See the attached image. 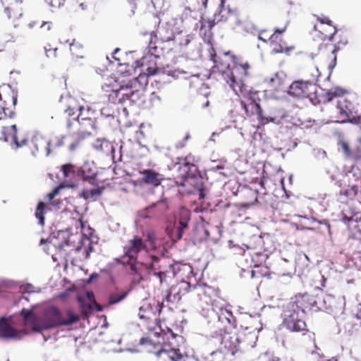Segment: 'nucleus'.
<instances>
[{"label": "nucleus", "mask_w": 361, "mask_h": 361, "mask_svg": "<svg viewBox=\"0 0 361 361\" xmlns=\"http://www.w3.org/2000/svg\"><path fill=\"white\" fill-rule=\"evenodd\" d=\"M123 264H128L130 270L140 274L142 270H156L160 258L149 255V250L146 241L140 235H134L124 246V253L118 260Z\"/></svg>", "instance_id": "nucleus-1"}, {"label": "nucleus", "mask_w": 361, "mask_h": 361, "mask_svg": "<svg viewBox=\"0 0 361 361\" xmlns=\"http://www.w3.org/2000/svg\"><path fill=\"white\" fill-rule=\"evenodd\" d=\"M162 308L163 302L155 299L145 301L139 309V317L142 322V325L149 331L154 332L156 336H166L167 339L169 338L170 336L172 338H175L176 334L169 327L162 326L161 323L164 322V319H162V320L158 319Z\"/></svg>", "instance_id": "nucleus-2"}, {"label": "nucleus", "mask_w": 361, "mask_h": 361, "mask_svg": "<svg viewBox=\"0 0 361 361\" xmlns=\"http://www.w3.org/2000/svg\"><path fill=\"white\" fill-rule=\"evenodd\" d=\"M20 314L26 324H30L34 331L40 332L44 329L62 326L68 322L62 320V312L55 306L48 307L42 319L38 318L32 310L23 309Z\"/></svg>", "instance_id": "nucleus-3"}, {"label": "nucleus", "mask_w": 361, "mask_h": 361, "mask_svg": "<svg viewBox=\"0 0 361 361\" xmlns=\"http://www.w3.org/2000/svg\"><path fill=\"white\" fill-rule=\"evenodd\" d=\"M233 68L227 74V83L236 94H243L246 92L244 80L249 75L250 65L243 59L233 56Z\"/></svg>", "instance_id": "nucleus-4"}, {"label": "nucleus", "mask_w": 361, "mask_h": 361, "mask_svg": "<svg viewBox=\"0 0 361 361\" xmlns=\"http://www.w3.org/2000/svg\"><path fill=\"white\" fill-rule=\"evenodd\" d=\"M307 74L310 75V78L307 80H295L288 87V94L290 96L298 99H304L310 97L315 91L314 82L320 76V73L317 66L311 65L306 68Z\"/></svg>", "instance_id": "nucleus-5"}, {"label": "nucleus", "mask_w": 361, "mask_h": 361, "mask_svg": "<svg viewBox=\"0 0 361 361\" xmlns=\"http://www.w3.org/2000/svg\"><path fill=\"white\" fill-rule=\"evenodd\" d=\"M304 314L296 305L287 304L282 314L283 326L291 332H302L305 334L307 329Z\"/></svg>", "instance_id": "nucleus-6"}, {"label": "nucleus", "mask_w": 361, "mask_h": 361, "mask_svg": "<svg viewBox=\"0 0 361 361\" xmlns=\"http://www.w3.org/2000/svg\"><path fill=\"white\" fill-rule=\"evenodd\" d=\"M191 294L197 305L202 310L210 307L214 308V302L218 293L213 287L204 283L197 284L191 290Z\"/></svg>", "instance_id": "nucleus-7"}, {"label": "nucleus", "mask_w": 361, "mask_h": 361, "mask_svg": "<svg viewBox=\"0 0 361 361\" xmlns=\"http://www.w3.org/2000/svg\"><path fill=\"white\" fill-rule=\"evenodd\" d=\"M257 92L248 90L246 86V92L241 94L244 99L240 100V105L245 111V114L247 116H251L254 114L257 115L258 120L264 123L269 121L268 118L264 117L262 114V110L259 103L256 99ZM240 96V94H238Z\"/></svg>", "instance_id": "nucleus-8"}, {"label": "nucleus", "mask_w": 361, "mask_h": 361, "mask_svg": "<svg viewBox=\"0 0 361 361\" xmlns=\"http://www.w3.org/2000/svg\"><path fill=\"white\" fill-rule=\"evenodd\" d=\"M213 310L216 312L217 316V320L214 324V333L216 335L235 330L236 320L231 310L224 307H220L218 310L214 308Z\"/></svg>", "instance_id": "nucleus-9"}, {"label": "nucleus", "mask_w": 361, "mask_h": 361, "mask_svg": "<svg viewBox=\"0 0 361 361\" xmlns=\"http://www.w3.org/2000/svg\"><path fill=\"white\" fill-rule=\"evenodd\" d=\"M288 25V21L286 20L284 23L274 29V32L270 37V47L272 52L274 54H288L290 51L295 49L294 46H290L283 38V33L286 32Z\"/></svg>", "instance_id": "nucleus-10"}, {"label": "nucleus", "mask_w": 361, "mask_h": 361, "mask_svg": "<svg viewBox=\"0 0 361 361\" xmlns=\"http://www.w3.org/2000/svg\"><path fill=\"white\" fill-rule=\"evenodd\" d=\"M197 160L195 157L191 154H188L184 157H178L176 166H178L179 176L182 178L179 185L184 186V181L189 178L194 177L197 171V166L195 163Z\"/></svg>", "instance_id": "nucleus-11"}, {"label": "nucleus", "mask_w": 361, "mask_h": 361, "mask_svg": "<svg viewBox=\"0 0 361 361\" xmlns=\"http://www.w3.org/2000/svg\"><path fill=\"white\" fill-rule=\"evenodd\" d=\"M221 338V348L225 353L234 355L237 352L241 350L242 345L239 333L235 330L218 335Z\"/></svg>", "instance_id": "nucleus-12"}, {"label": "nucleus", "mask_w": 361, "mask_h": 361, "mask_svg": "<svg viewBox=\"0 0 361 361\" xmlns=\"http://www.w3.org/2000/svg\"><path fill=\"white\" fill-rule=\"evenodd\" d=\"M66 136H57L49 141H46L43 139H34L30 141L29 146L30 148L35 147L36 151L39 150V147L44 148L46 154L48 156L53 152H55L58 149L64 146Z\"/></svg>", "instance_id": "nucleus-13"}, {"label": "nucleus", "mask_w": 361, "mask_h": 361, "mask_svg": "<svg viewBox=\"0 0 361 361\" xmlns=\"http://www.w3.org/2000/svg\"><path fill=\"white\" fill-rule=\"evenodd\" d=\"M4 13L9 20H16L23 14V0H1Z\"/></svg>", "instance_id": "nucleus-14"}, {"label": "nucleus", "mask_w": 361, "mask_h": 361, "mask_svg": "<svg viewBox=\"0 0 361 361\" xmlns=\"http://www.w3.org/2000/svg\"><path fill=\"white\" fill-rule=\"evenodd\" d=\"M2 139L6 142L14 143L16 147H20L27 145L30 142L25 137L19 138L17 135V128L15 124L9 126H3L1 129Z\"/></svg>", "instance_id": "nucleus-15"}, {"label": "nucleus", "mask_w": 361, "mask_h": 361, "mask_svg": "<svg viewBox=\"0 0 361 361\" xmlns=\"http://www.w3.org/2000/svg\"><path fill=\"white\" fill-rule=\"evenodd\" d=\"M168 209L167 204L164 201H158L139 212L142 219L157 218L163 215Z\"/></svg>", "instance_id": "nucleus-16"}, {"label": "nucleus", "mask_w": 361, "mask_h": 361, "mask_svg": "<svg viewBox=\"0 0 361 361\" xmlns=\"http://www.w3.org/2000/svg\"><path fill=\"white\" fill-rule=\"evenodd\" d=\"M140 37L141 40L147 45V48L148 53L150 54V58H158L159 52L157 46V42H158L157 31L142 32L140 33Z\"/></svg>", "instance_id": "nucleus-17"}, {"label": "nucleus", "mask_w": 361, "mask_h": 361, "mask_svg": "<svg viewBox=\"0 0 361 361\" xmlns=\"http://www.w3.org/2000/svg\"><path fill=\"white\" fill-rule=\"evenodd\" d=\"M257 326H245V331L239 332L242 348H252L255 345L257 341Z\"/></svg>", "instance_id": "nucleus-18"}, {"label": "nucleus", "mask_w": 361, "mask_h": 361, "mask_svg": "<svg viewBox=\"0 0 361 361\" xmlns=\"http://www.w3.org/2000/svg\"><path fill=\"white\" fill-rule=\"evenodd\" d=\"M134 92L128 87L121 86L119 89H112L108 95L109 102L112 104H121L130 99Z\"/></svg>", "instance_id": "nucleus-19"}, {"label": "nucleus", "mask_w": 361, "mask_h": 361, "mask_svg": "<svg viewBox=\"0 0 361 361\" xmlns=\"http://www.w3.org/2000/svg\"><path fill=\"white\" fill-rule=\"evenodd\" d=\"M338 145L339 149L343 153L345 159L354 161H361V145L351 147L348 142L341 140Z\"/></svg>", "instance_id": "nucleus-20"}, {"label": "nucleus", "mask_w": 361, "mask_h": 361, "mask_svg": "<svg viewBox=\"0 0 361 361\" xmlns=\"http://www.w3.org/2000/svg\"><path fill=\"white\" fill-rule=\"evenodd\" d=\"M80 113L76 116L78 123L84 128L94 129L96 128V120L94 112L90 108L79 107Z\"/></svg>", "instance_id": "nucleus-21"}, {"label": "nucleus", "mask_w": 361, "mask_h": 361, "mask_svg": "<svg viewBox=\"0 0 361 361\" xmlns=\"http://www.w3.org/2000/svg\"><path fill=\"white\" fill-rule=\"evenodd\" d=\"M288 304L296 305L300 312L305 313L306 309H311L317 302L312 295L305 293L295 295Z\"/></svg>", "instance_id": "nucleus-22"}, {"label": "nucleus", "mask_w": 361, "mask_h": 361, "mask_svg": "<svg viewBox=\"0 0 361 361\" xmlns=\"http://www.w3.org/2000/svg\"><path fill=\"white\" fill-rule=\"evenodd\" d=\"M190 219V212L185 208L181 207L179 210L177 225H176V241L182 238L184 230L188 228Z\"/></svg>", "instance_id": "nucleus-23"}, {"label": "nucleus", "mask_w": 361, "mask_h": 361, "mask_svg": "<svg viewBox=\"0 0 361 361\" xmlns=\"http://www.w3.org/2000/svg\"><path fill=\"white\" fill-rule=\"evenodd\" d=\"M158 357L165 354L171 361H185L187 355H183L179 349L171 347V344L164 343L156 353Z\"/></svg>", "instance_id": "nucleus-24"}, {"label": "nucleus", "mask_w": 361, "mask_h": 361, "mask_svg": "<svg viewBox=\"0 0 361 361\" xmlns=\"http://www.w3.org/2000/svg\"><path fill=\"white\" fill-rule=\"evenodd\" d=\"M212 60L213 61L214 68H218L220 71L224 73L226 70H230L231 63H233V55L230 52H225L219 55L212 54Z\"/></svg>", "instance_id": "nucleus-25"}, {"label": "nucleus", "mask_w": 361, "mask_h": 361, "mask_svg": "<svg viewBox=\"0 0 361 361\" xmlns=\"http://www.w3.org/2000/svg\"><path fill=\"white\" fill-rule=\"evenodd\" d=\"M190 284L185 281H180L175 286H173L169 293L166 295V300H169L171 296L173 295L174 300H179L182 296L185 295L190 291Z\"/></svg>", "instance_id": "nucleus-26"}, {"label": "nucleus", "mask_w": 361, "mask_h": 361, "mask_svg": "<svg viewBox=\"0 0 361 361\" xmlns=\"http://www.w3.org/2000/svg\"><path fill=\"white\" fill-rule=\"evenodd\" d=\"M314 30L320 33L322 40H331L336 33V27L333 24H315Z\"/></svg>", "instance_id": "nucleus-27"}, {"label": "nucleus", "mask_w": 361, "mask_h": 361, "mask_svg": "<svg viewBox=\"0 0 361 361\" xmlns=\"http://www.w3.org/2000/svg\"><path fill=\"white\" fill-rule=\"evenodd\" d=\"M201 23V27L200 30V35L203 36L204 39L205 40H207L208 42L210 41V39L212 37V30L214 27V25L218 23L217 20H216V17L214 15L213 19H202L200 21Z\"/></svg>", "instance_id": "nucleus-28"}, {"label": "nucleus", "mask_w": 361, "mask_h": 361, "mask_svg": "<svg viewBox=\"0 0 361 361\" xmlns=\"http://www.w3.org/2000/svg\"><path fill=\"white\" fill-rule=\"evenodd\" d=\"M338 49L336 47H329L327 45H324V47L320 48V51L322 54H326V59L325 61V65L329 70H332L336 65V52Z\"/></svg>", "instance_id": "nucleus-29"}, {"label": "nucleus", "mask_w": 361, "mask_h": 361, "mask_svg": "<svg viewBox=\"0 0 361 361\" xmlns=\"http://www.w3.org/2000/svg\"><path fill=\"white\" fill-rule=\"evenodd\" d=\"M142 175V180L146 184L152 185L154 187L161 184L160 174L153 170L146 169L140 172Z\"/></svg>", "instance_id": "nucleus-30"}, {"label": "nucleus", "mask_w": 361, "mask_h": 361, "mask_svg": "<svg viewBox=\"0 0 361 361\" xmlns=\"http://www.w3.org/2000/svg\"><path fill=\"white\" fill-rule=\"evenodd\" d=\"M0 337L5 338L18 337L17 331L4 317L0 319Z\"/></svg>", "instance_id": "nucleus-31"}, {"label": "nucleus", "mask_w": 361, "mask_h": 361, "mask_svg": "<svg viewBox=\"0 0 361 361\" xmlns=\"http://www.w3.org/2000/svg\"><path fill=\"white\" fill-rule=\"evenodd\" d=\"M270 91L279 92L286 88L285 78L278 73L267 81Z\"/></svg>", "instance_id": "nucleus-32"}, {"label": "nucleus", "mask_w": 361, "mask_h": 361, "mask_svg": "<svg viewBox=\"0 0 361 361\" xmlns=\"http://www.w3.org/2000/svg\"><path fill=\"white\" fill-rule=\"evenodd\" d=\"M216 17V20L217 22H231L232 23L235 24L237 18L235 13L231 12L230 10L221 8L218 13H215L214 14Z\"/></svg>", "instance_id": "nucleus-33"}, {"label": "nucleus", "mask_w": 361, "mask_h": 361, "mask_svg": "<svg viewBox=\"0 0 361 361\" xmlns=\"http://www.w3.org/2000/svg\"><path fill=\"white\" fill-rule=\"evenodd\" d=\"M78 301L80 305L81 314L85 318L89 317V316L92 314L94 306L97 307L98 311L102 310L100 306L97 304L95 301L92 302H87L81 297L78 298Z\"/></svg>", "instance_id": "nucleus-34"}, {"label": "nucleus", "mask_w": 361, "mask_h": 361, "mask_svg": "<svg viewBox=\"0 0 361 361\" xmlns=\"http://www.w3.org/2000/svg\"><path fill=\"white\" fill-rule=\"evenodd\" d=\"M337 109L340 117L343 119H349L352 114L351 103L348 102L345 99H340L337 102Z\"/></svg>", "instance_id": "nucleus-35"}, {"label": "nucleus", "mask_w": 361, "mask_h": 361, "mask_svg": "<svg viewBox=\"0 0 361 361\" xmlns=\"http://www.w3.org/2000/svg\"><path fill=\"white\" fill-rule=\"evenodd\" d=\"M258 192L257 190L250 188H246L243 192L245 201L243 205L249 207L257 202Z\"/></svg>", "instance_id": "nucleus-36"}, {"label": "nucleus", "mask_w": 361, "mask_h": 361, "mask_svg": "<svg viewBox=\"0 0 361 361\" xmlns=\"http://www.w3.org/2000/svg\"><path fill=\"white\" fill-rule=\"evenodd\" d=\"M62 320L68 322V324H62V326H68L78 322L80 316L72 308H68L62 312Z\"/></svg>", "instance_id": "nucleus-37"}, {"label": "nucleus", "mask_w": 361, "mask_h": 361, "mask_svg": "<svg viewBox=\"0 0 361 361\" xmlns=\"http://www.w3.org/2000/svg\"><path fill=\"white\" fill-rule=\"evenodd\" d=\"M45 207L46 205L44 202H39L37 204L36 211H35V216L39 221V224L41 226H44V214H45Z\"/></svg>", "instance_id": "nucleus-38"}, {"label": "nucleus", "mask_w": 361, "mask_h": 361, "mask_svg": "<svg viewBox=\"0 0 361 361\" xmlns=\"http://www.w3.org/2000/svg\"><path fill=\"white\" fill-rule=\"evenodd\" d=\"M343 221L347 225L348 230L352 232L353 235H355L356 232L354 230L360 226L357 219H354L353 218H348L345 216L343 219Z\"/></svg>", "instance_id": "nucleus-39"}, {"label": "nucleus", "mask_w": 361, "mask_h": 361, "mask_svg": "<svg viewBox=\"0 0 361 361\" xmlns=\"http://www.w3.org/2000/svg\"><path fill=\"white\" fill-rule=\"evenodd\" d=\"M157 264L158 263H156V267H159L158 269H156V270H146L147 271L149 272V271H154V275L157 276L159 279V282H160V284H163L164 283H167V271H161L160 269H161V266H157Z\"/></svg>", "instance_id": "nucleus-40"}, {"label": "nucleus", "mask_w": 361, "mask_h": 361, "mask_svg": "<svg viewBox=\"0 0 361 361\" xmlns=\"http://www.w3.org/2000/svg\"><path fill=\"white\" fill-rule=\"evenodd\" d=\"M82 46L78 42H75V40L73 39V42L70 44V50L73 55H75L77 57H82Z\"/></svg>", "instance_id": "nucleus-41"}, {"label": "nucleus", "mask_w": 361, "mask_h": 361, "mask_svg": "<svg viewBox=\"0 0 361 361\" xmlns=\"http://www.w3.org/2000/svg\"><path fill=\"white\" fill-rule=\"evenodd\" d=\"M127 294V292L111 294L109 298V304L113 305L119 302L126 297Z\"/></svg>", "instance_id": "nucleus-42"}, {"label": "nucleus", "mask_w": 361, "mask_h": 361, "mask_svg": "<svg viewBox=\"0 0 361 361\" xmlns=\"http://www.w3.org/2000/svg\"><path fill=\"white\" fill-rule=\"evenodd\" d=\"M156 239V235L154 232H147V238L145 240L146 241V243H149L152 250H155L157 248Z\"/></svg>", "instance_id": "nucleus-43"}, {"label": "nucleus", "mask_w": 361, "mask_h": 361, "mask_svg": "<svg viewBox=\"0 0 361 361\" xmlns=\"http://www.w3.org/2000/svg\"><path fill=\"white\" fill-rule=\"evenodd\" d=\"M58 48L51 47L50 44L44 47V51L48 58H56L57 57Z\"/></svg>", "instance_id": "nucleus-44"}, {"label": "nucleus", "mask_w": 361, "mask_h": 361, "mask_svg": "<svg viewBox=\"0 0 361 361\" xmlns=\"http://www.w3.org/2000/svg\"><path fill=\"white\" fill-rule=\"evenodd\" d=\"M197 104L202 109L207 107L209 104V102L207 99V95H200L197 98Z\"/></svg>", "instance_id": "nucleus-45"}, {"label": "nucleus", "mask_w": 361, "mask_h": 361, "mask_svg": "<svg viewBox=\"0 0 361 361\" xmlns=\"http://www.w3.org/2000/svg\"><path fill=\"white\" fill-rule=\"evenodd\" d=\"M74 166L71 164H64L61 166V171L64 175V177H68L71 173L75 172Z\"/></svg>", "instance_id": "nucleus-46"}, {"label": "nucleus", "mask_w": 361, "mask_h": 361, "mask_svg": "<svg viewBox=\"0 0 361 361\" xmlns=\"http://www.w3.org/2000/svg\"><path fill=\"white\" fill-rule=\"evenodd\" d=\"M271 35L269 34L267 30H262L259 32L258 39L264 42H269L270 43V37Z\"/></svg>", "instance_id": "nucleus-47"}, {"label": "nucleus", "mask_w": 361, "mask_h": 361, "mask_svg": "<svg viewBox=\"0 0 361 361\" xmlns=\"http://www.w3.org/2000/svg\"><path fill=\"white\" fill-rule=\"evenodd\" d=\"M51 7L54 8H60L65 3L66 0H44Z\"/></svg>", "instance_id": "nucleus-48"}, {"label": "nucleus", "mask_w": 361, "mask_h": 361, "mask_svg": "<svg viewBox=\"0 0 361 361\" xmlns=\"http://www.w3.org/2000/svg\"><path fill=\"white\" fill-rule=\"evenodd\" d=\"M357 191H358V188L357 186L356 185H353L352 187H350V188L347 189L344 194L345 195V196H347L348 198H350L352 199L353 197H354L357 193Z\"/></svg>", "instance_id": "nucleus-49"}, {"label": "nucleus", "mask_w": 361, "mask_h": 361, "mask_svg": "<svg viewBox=\"0 0 361 361\" xmlns=\"http://www.w3.org/2000/svg\"><path fill=\"white\" fill-rule=\"evenodd\" d=\"M255 322V320L252 318L251 317H247L243 321V324H240V328L242 329V331H245V326H254V323Z\"/></svg>", "instance_id": "nucleus-50"}, {"label": "nucleus", "mask_w": 361, "mask_h": 361, "mask_svg": "<svg viewBox=\"0 0 361 361\" xmlns=\"http://www.w3.org/2000/svg\"><path fill=\"white\" fill-rule=\"evenodd\" d=\"M102 190L100 189V188H97V189H92L90 191H87L86 193L87 195H85V198H88L90 197H94V196H99L102 194Z\"/></svg>", "instance_id": "nucleus-51"}, {"label": "nucleus", "mask_w": 361, "mask_h": 361, "mask_svg": "<svg viewBox=\"0 0 361 361\" xmlns=\"http://www.w3.org/2000/svg\"><path fill=\"white\" fill-rule=\"evenodd\" d=\"M96 176H97L96 174H93L92 176L84 175L83 179L92 185H97V180Z\"/></svg>", "instance_id": "nucleus-52"}, {"label": "nucleus", "mask_w": 361, "mask_h": 361, "mask_svg": "<svg viewBox=\"0 0 361 361\" xmlns=\"http://www.w3.org/2000/svg\"><path fill=\"white\" fill-rule=\"evenodd\" d=\"M81 139L77 138L70 145L69 150L73 152L75 151L80 145Z\"/></svg>", "instance_id": "nucleus-53"}, {"label": "nucleus", "mask_w": 361, "mask_h": 361, "mask_svg": "<svg viewBox=\"0 0 361 361\" xmlns=\"http://www.w3.org/2000/svg\"><path fill=\"white\" fill-rule=\"evenodd\" d=\"M317 20L318 21L317 24H333L332 21L326 16L317 17Z\"/></svg>", "instance_id": "nucleus-54"}, {"label": "nucleus", "mask_w": 361, "mask_h": 361, "mask_svg": "<svg viewBox=\"0 0 361 361\" xmlns=\"http://www.w3.org/2000/svg\"><path fill=\"white\" fill-rule=\"evenodd\" d=\"M144 70L146 71L147 74L149 75H154L158 71V68L156 66H148Z\"/></svg>", "instance_id": "nucleus-55"}, {"label": "nucleus", "mask_w": 361, "mask_h": 361, "mask_svg": "<svg viewBox=\"0 0 361 361\" xmlns=\"http://www.w3.org/2000/svg\"><path fill=\"white\" fill-rule=\"evenodd\" d=\"M59 189H60V188L57 187V188H54L52 192H49L47 195L49 202H51V200L54 199V197L59 193Z\"/></svg>", "instance_id": "nucleus-56"}, {"label": "nucleus", "mask_w": 361, "mask_h": 361, "mask_svg": "<svg viewBox=\"0 0 361 361\" xmlns=\"http://www.w3.org/2000/svg\"><path fill=\"white\" fill-rule=\"evenodd\" d=\"M77 111H79L78 109H75L74 107L69 106L66 109V113L68 114V116L71 117L73 116H75L76 114Z\"/></svg>", "instance_id": "nucleus-57"}, {"label": "nucleus", "mask_w": 361, "mask_h": 361, "mask_svg": "<svg viewBox=\"0 0 361 361\" xmlns=\"http://www.w3.org/2000/svg\"><path fill=\"white\" fill-rule=\"evenodd\" d=\"M70 290H66V291L61 293L59 294L58 298L61 300L66 301L67 300L69 295Z\"/></svg>", "instance_id": "nucleus-58"}, {"label": "nucleus", "mask_w": 361, "mask_h": 361, "mask_svg": "<svg viewBox=\"0 0 361 361\" xmlns=\"http://www.w3.org/2000/svg\"><path fill=\"white\" fill-rule=\"evenodd\" d=\"M336 96H337V94L335 92H327L326 93V99L328 102H331Z\"/></svg>", "instance_id": "nucleus-59"}, {"label": "nucleus", "mask_w": 361, "mask_h": 361, "mask_svg": "<svg viewBox=\"0 0 361 361\" xmlns=\"http://www.w3.org/2000/svg\"><path fill=\"white\" fill-rule=\"evenodd\" d=\"M41 27H45L47 30H51V22H43V23L41 25Z\"/></svg>", "instance_id": "nucleus-60"}, {"label": "nucleus", "mask_w": 361, "mask_h": 361, "mask_svg": "<svg viewBox=\"0 0 361 361\" xmlns=\"http://www.w3.org/2000/svg\"><path fill=\"white\" fill-rule=\"evenodd\" d=\"M151 100L154 102L156 100L160 101L161 98L155 92H153L151 96Z\"/></svg>", "instance_id": "nucleus-61"}, {"label": "nucleus", "mask_w": 361, "mask_h": 361, "mask_svg": "<svg viewBox=\"0 0 361 361\" xmlns=\"http://www.w3.org/2000/svg\"><path fill=\"white\" fill-rule=\"evenodd\" d=\"M357 319L358 321V324L361 326V310L358 312L356 315Z\"/></svg>", "instance_id": "nucleus-62"}, {"label": "nucleus", "mask_w": 361, "mask_h": 361, "mask_svg": "<svg viewBox=\"0 0 361 361\" xmlns=\"http://www.w3.org/2000/svg\"><path fill=\"white\" fill-rule=\"evenodd\" d=\"M257 270H252V278H254V277H256L257 276Z\"/></svg>", "instance_id": "nucleus-63"}, {"label": "nucleus", "mask_w": 361, "mask_h": 361, "mask_svg": "<svg viewBox=\"0 0 361 361\" xmlns=\"http://www.w3.org/2000/svg\"><path fill=\"white\" fill-rule=\"evenodd\" d=\"M145 60H146V57H143L142 59V63H141V65H140L141 66H143V67L145 66Z\"/></svg>", "instance_id": "nucleus-64"}]
</instances>
